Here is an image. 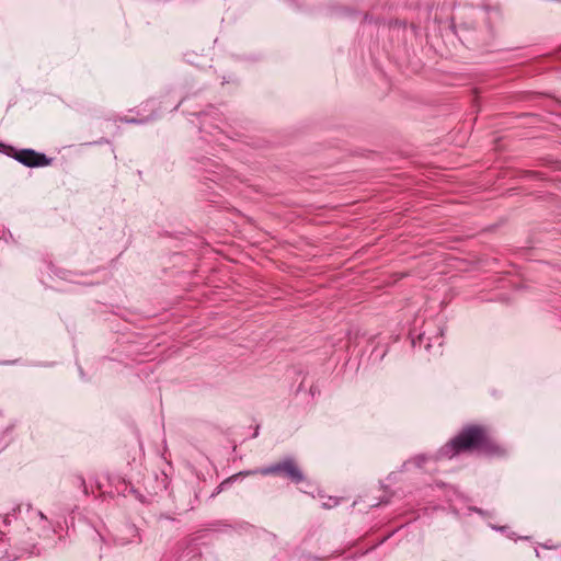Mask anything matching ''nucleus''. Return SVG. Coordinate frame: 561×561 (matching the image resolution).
<instances>
[{
	"instance_id": "obj_1",
	"label": "nucleus",
	"mask_w": 561,
	"mask_h": 561,
	"mask_svg": "<svg viewBox=\"0 0 561 561\" xmlns=\"http://www.w3.org/2000/svg\"><path fill=\"white\" fill-rule=\"evenodd\" d=\"M465 449H479L486 455H501V448L488 436L484 427L468 426L439 450V457L453 458Z\"/></svg>"
},
{
	"instance_id": "obj_2",
	"label": "nucleus",
	"mask_w": 561,
	"mask_h": 561,
	"mask_svg": "<svg viewBox=\"0 0 561 561\" xmlns=\"http://www.w3.org/2000/svg\"><path fill=\"white\" fill-rule=\"evenodd\" d=\"M260 473L262 476H268V474H284L287 478H289L293 482L299 483L304 480V474L300 471V469L297 467L295 461L293 459H285L282 462L255 469L252 471L247 472H240L238 476H249V474H255Z\"/></svg>"
},
{
	"instance_id": "obj_3",
	"label": "nucleus",
	"mask_w": 561,
	"mask_h": 561,
	"mask_svg": "<svg viewBox=\"0 0 561 561\" xmlns=\"http://www.w3.org/2000/svg\"><path fill=\"white\" fill-rule=\"evenodd\" d=\"M13 158L30 168L45 167L50 163V159H48L44 153L36 152L33 149L14 151Z\"/></svg>"
},
{
	"instance_id": "obj_4",
	"label": "nucleus",
	"mask_w": 561,
	"mask_h": 561,
	"mask_svg": "<svg viewBox=\"0 0 561 561\" xmlns=\"http://www.w3.org/2000/svg\"><path fill=\"white\" fill-rule=\"evenodd\" d=\"M32 522L38 537L47 535L51 529L50 522L41 511L32 512Z\"/></svg>"
},
{
	"instance_id": "obj_5",
	"label": "nucleus",
	"mask_w": 561,
	"mask_h": 561,
	"mask_svg": "<svg viewBox=\"0 0 561 561\" xmlns=\"http://www.w3.org/2000/svg\"><path fill=\"white\" fill-rule=\"evenodd\" d=\"M35 545H36L35 537L30 536L28 539L21 547V551L23 553H33V551L35 549Z\"/></svg>"
},
{
	"instance_id": "obj_6",
	"label": "nucleus",
	"mask_w": 561,
	"mask_h": 561,
	"mask_svg": "<svg viewBox=\"0 0 561 561\" xmlns=\"http://www.w3.org/2000/svg\"><path fill=\"white\" fill-rule=\"evenodd\" d=\"M76 482H77L80 486H82V488H83V491H84V493L87 494V493H88V491H87V485H85V480H84V478H83L82 476H78V477H76Z\"/></svg>"
},
{
	"instance_id": "obj_7",
	"label": "nucleus",
	"mask_w": 561,
	"mask_h": 561,
	"mask_svg": "<svg viewBox=\"0 0 561 561\" xmlns=\"http://www.w3.org/2000/svg\"><path fill=\"white\" fill-rule=\"evenodd\" d=\"M425 457L424 456H416L414 459H413V462L417 466V467H421L422 463L425 461Z\"/></svg>"
},
{
	"instance_id": "obj_8",
	"label": "nucleus",
	"mask_w": 561,
	"mask_h": 561,
	"mask_svg": "<svg viewBox=\"0 0 561 561\" xmlns=\"http://www.w3.org/2000/svg\"><path fill=\"white\" fill-rule=\"evenodd\" d=\"M324 505H325L327 507H332V506L337 505V501H336V500H334V501H333V504H324Z\"/></svg>"
},
{
	"instance_id": "obj_9",
	"label": "nucleus",
	"mask_w": 561,
	"mask_h": 561,
	"mask_svg": "<svg viewBox=\"0 0 561 561\" xmlns=\"http://www.w3.org/2000/svg\"><path fill=\"white\" fill-rule=\"evenodd\" d=\"M129 123H136L137 121L136 119H130L128 121Z\"/></svg>"
}]
</instances>
